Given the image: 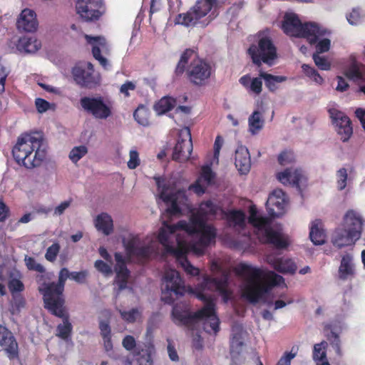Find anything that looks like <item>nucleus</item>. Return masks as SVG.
Returning <instances> with one entry per match:
<instances>
[{
	"label": "nucleus",
	"instance_id": "obj_54",
	"mask_svg": "<svg viewBox=\"0 0 365 365\" xmlns=\"http://www.w3.org/2000/svg\"><path fill=\"white\" fill-rule=\"evenodd\" d=\"M24 261L28 269L36 271L39 273L46 272V269L44 267L42 264L38 263L34 257L26 256Z\"/></svg>",
	"mask_w": 365,
	"mask_h": 365
},
{
	"label": "nucleus",
	"instance_id": "obj_62",
	"mask_svg": "<svg viewBox=\"0 0 365 365\" xmlns=\"http://www.w3.org/2000/svg\"><path fill=\"white\" fill-rule=\"evenodd\" d=\"M88 276V271L81 270L80 272H71V279L74 280L78 284H85L87 282V278Z\"/></svg>",
	"mask_w": 365,
	"mask_h": 365
},
{
	"label": "nucleus",
	"instance_id": "obj_26",
	"mask_svg": "<svg viewBox=\"0 0 365 365\" xmlns=\"http://www.w3.org/2000/svg\"><path fill=\"white\" fill-rule=\"evenodd\" d=\"M326 34V31L315 22L303 24L299 38H305L310 45L317 43L318 40Z\"/></svg>",
	"mask_w": 365,
	"mask_h": 365
},
{
	"label": "nucleus",
	"instance_id": "obj_40",
	"mask_svg": "<svg viewBox=\"0 0 365 365\" xmlns=\"http://www.w3.org/2000/svg\"><path fill=\"white\" fill-rule=\"evenodd\" d=\"M101 314L104 319H101L99 320V329L101 331V335L103 337H107L111 336V329L110 326V319L111 317V312L108 309H103L101 312Z\"/></svg>",
	"mask_w": 365,
	"mask_h": 365
},
{
	"label": "nucleus",
	"instance_id": "obj_34",
	"mask_svg": "<svg viewBox=\"0 0 365 365\" xmlns=\"http://www.w3.org/2000/svg\"><path fill=\"white\" fill-rule=\"evenodd\" d=\"M95 226L98 231L105 235H109L113 231V219L108 214L102 212L95 220Z\"/></svg>",
	"mask_w": 365,
	"mask_h": 365
},
{
	"label": "nucleus",
	"instance_id": "obj_38",
	"mask_svg": "<svg viewBox=\"0 0 365 365\" xmlns=\"http://www.w3.org/2000/svg\"><path fill=\"white\" fill-rule=\"evenodd\" d=\"M181 195L180 192L169 193L168 195L164 196L161 200L166 204H170V207L166 209V212L171 216L180 215L182 214L181 208L178 205V198Z\"/></svg>",
	"mask_w": 365,
	"mask_h": 365
},
{
	"label": "nucleus",
	"instance_id": "obj_52",
	"mask_svg": "<svg viewBox=\"0 0 365 365\" xmlns=\"http://www.w3.org/2000/svg\"><path fill=\"white\" fill-rule=\"evenodd\" d=\"M163 225L166 227V230L164 228H161L159 230V233L158 235V240L159 242L164 247L165 250H167L168 247H170L169 237L170 234H171L168 228V225H169L167 222H164Z\"/></svg>",
	"mask_w": 365,
	"mask_h": 365
},
{
	"label": "nucleus",
	"instance_id": "obj_56",
	"mask_svg": "<svg viewBox=\"0 0 365 365\" xmlns=\"http://www.w3.org/2000/svg\"><path fill=\"white\" fill-rule=\"evenodd\" d=\"M60 245L58 242H54L51 246H49L45 254V258L46 260L51 262H53L60 252Z\"/></svg>",
	"mask_w": 365,
	"mask_h": 365
},
{
	"label": "nucleus",
	"instance_id": "obj_41",
	"mask_svg": "<svg viewBox=\"0 0 365 365\" xmlns=\"http://www.w3.org/2000/svg\"><path fill=\"white\" fill-rule=\"evenodd\" d=\"M133 117L138 124L143 126H148L150 125V111L144 105L140 104L135 110Z\"/></svg>",
	"mask_w": 365,
	"mask_h": 365
},
{
	"label": "nucleus",
	"instance_id": "obj_18",
	"mask_svg": "<svg viewBox=\"0 0 365 365\" xmlns=\"http://www.w3.org/2000/svg\"><path fill=\"white\" fill-rule=\"evenodd\" d=\"M0 346L10 360L19 358V344L13 333L0 324Z\"/></svg>",
	"mask_w": 365,
	"mask_h": 365
},
{
	"label": "nucleus",
	"instance_id": "obj_46",
	"mask_svg": "<svg viewBox=\"0 0 365 365\" xmlns=\"http://www.w3.org/2000/svg\"><path fill=\"white\" fill-rule=\"evenodd\" d=\"M119 313L122 319L128 324L135 323L142 317V311L138 308H132L128 311L119 310Z\"/></svg>",
	"mask_w": 365,
	"mask_h": 365
},
{
	"label": "nucleus",
	"instance_id": "obj_57",
	"mask_svg": "<svg viewBox=\"0 0 365 365\" xmlns=\"http://www.w3.org/2000/svg\"><path fill=\"white\" fill-rule=\"evenodd\" d=\"M312 58L315 65L322 71H329L331 68L330 62L324 56H319L318 53H314Z\"/></svg>",
	"mask_w": 365,
	"mask_h": 365
},
{
	"label": "nucleus",
	"instance_id": "obj_35",
	"mask_svg": "<svg viewBox=\"0 0 365 365\" xmlns=\"http://www.w3.org/2000/svg\"><path fill=\"white\" fill-rule=\"evenodd\" d=\"M273 268L282 274H294L297 270V265L289 259L276 258L269 262Z\"/></svg>",
	"mask_w": 365,
	"mask_h": 365
},
{
	"label": "nucleus",
	"instance_id": "obj_45",
	"mask_svg": "<svg viewBox=\"0 0 365 365\" xmlns=\"http://www.w3.org/2000/svg\"><path fill=\"white\" fill-rule=\"evenodd\" d=\"M328 344L326 341H322L319 344H316L313 347L312 358L316 362L324 361L327 357V349Z\"/></svg>",
	"mask_w": 365,
	"mask_h": 365
},
{
	"label": "nucleus",
	"instance_id": "obj_31",
	"mask_svg": "<svg viewBox=\"0 0 365 365\" xmlns=\"http://www.w3.org/2000/svg\"><path fill=\"white\" fill-rule=\"evenodd\" d=\"M262 78L259 76L251 78L249 74H246L240 77L239 79L240 83L248 90L250 92L255 93V95H259L262 91Z\"/></svg>",
	"mask_w": 365,
	"mask_h": 365
},
{
	"label": "nucleus",
	"instance_id": "obj_44",
	"mask_svg": "<svg viewBox=\"0 0 365 365\" xmlns=\"http://www.w3.org/2000/svg\"><path fill=\"white\" fill-rule=\"evenodd\" d=\"M187 250L188 248L185 245H184L182 242H179L178 247L175 248L170 245V247H168L165 251L168 253L173 255L176 257L177 260L180 262V264H182L183 259H187L186 257Z\"/></svg>",
	"mask_w": 365,
	"mask_h": 365
},
{
	"label": "nucleus",
	"instance_id": "obj_27",
	"mask_svg": "<svg viewBox=\"0 0 365 365\" xmlns=\"http://www.w3.org/2000/svg\"><path fill=\"white\" fill-rule=\"evenodd\" d=\"M303 24L296 14H287L282 21V29L287 35L299 38Z\"/></svg>",
	"mask_w": 365,
	"mask_h": 365
},
{
	"label": "nucleus",
	"instance_id": "obj_4",
	"mask_svg": "<svg viewBox=\"0 0 365 365\" xmlns=\"http://www.w3.org/2000/svg\"><path fill=\"white\" fill-rule=\"evenodd\" d=\"M196 55L193 49H185L175 68L174 75L181 77L185 73L191 85L202 87L208 83L215 70L208 61L198 57L192 58Z\"/></svg>",
	"mask_w": 365,
	"mask_h": 365
},
{
	"label": "nucleus",
	"instance_id": "obj_25",
	"mask_svg": "<svg viewBox=\"0 0 365 365\" xmlns=\"http://www.w3.org/2000/svg\"><path fill=\"white\" fill-rule=\"evenodd\" d=\"M356 269L354 256L351 253L346 252L341 256L338 269V279L341 281L351 280L355 277Z\"/></svg>",
	"mask_w": 365,
	"mask_h": 365
},
{
	"label": "nucleus",
	"instance_id": "obj_33",
	"mask_svg": "<svg viewBox=\"0 0 365 365\" xmlns=\"http://www.w3.org/2000/svg\"><path fill=\"white\" fill-rule=\"evenodd\" d=\"M229 227L244 229L245 227V214L241 210H231L225 213Z\"/></svg>",
	"mask_w": 365,
	"mask_h": 365
},
{
	"label": "nucleus",
	"instance_id": "obj_16",
	"mask_svg": "<svg viewBox=\"0 0 365 365\" xmlns=\"http://www.w3.org/2000/svg\"><path fill=\"white\" fill-rule=\"evenodd\" d=\"M205 218L197 210L190 215L189 222L180 220L176 224L168 225V228L170 233H175L178 230H182L191 235L200 232V230L207 226L205 225Z\"/></svg>",
	"mask_w": 365,
	"mask_h": 365
},
{
	"label": "nucleus",
	"instance_id": "obj_21",
	"mask_svg": "<svg viewBox=\"0 0 365 365\" xmlns=\"http://www.w3.org/2000/svg\"><path fill=\"white\" fill-rule=\"evenodd\" d=\"M229 274L223 271L219 277L207 276L204 278L203 284L208 288H213L222 296L225 302H227L232 295V292L228 289Z\"/></svg>",
	"mask_w": 365,
	"mask_h": 365
},
{
	"label": "nucleus",
	"instance_id": "obj_47",
	"mask_svg": "<svg viewBox=\"0 0 365 365\" xmlns=\"http://www.w3.org/2000/svg\"><path fill=\"white\" fill-rule=\"evenodd\" d=\"M250 130L252 133H255L262 128L264 120L262 118V114L258 110H255L250 116L249 120Z\"/></svg>",
	"mask_w": 365,
	"mask_h": 365
},
{
	"label": "nucleus",
	"instance_id": "obj_58",
	"mask_svg": "<svg viewBox=\"0 0 365 365\" xmlns=\"http://www.w3.org/2000/svg\"><path fill=\"white\" fill-rule=\"evenodd\" d=\"M345 75L348 78L354 81L361 80L363 78V74L356 63H353L346 71Z\"/></svg>",
	"mask_w": 365,
	"mask_h": 365
},
{
	"label": "nucleus",
	"instance_id": "obj_14",
	"mask_svg": "<svg viewBox=\"0 0 365 365\" xmlns=\"http://www.w3.org/2000/svg\"><path fill=\"white\" fill-rule=\"evenodd\" d=\"M44 307L53 315L63 319V324L57 326L56 336L65 341H68L71 338L73 327L69 322V315L64 304H61V305L58 304H44Z\"/></svg>",
	"mask_w": 365,
	"mask_h": 365
},
{
	"label": "nucleus",
	"instance_id": "obj_10",
	"mask_svg": "<svg viewBox=\"0 0 365 365\" xmlns=\"http://www.w3.org/2000/svg\"><path fill=\"white\" fill-rule=\"evenodd\" d=\"M218 5L219 0H197L186 13L178 14L175 22L185 26H195L212 9L218 7Z\"/></svg>",
	"mask_w": 365,
	"mask_h": 365
},
{
	"label": "nucleus",
	"instance_id": "obj_42",
	"mask_svg": "<svg viewBox=\"0 0 365 365\" xmlns=\"http://www.w3.org/2000/svg\"><path fill=\"white\" fill-rule=\"evenodd\" d=\"M175 103L176 101L175 98L163 97L155 105V110L159 114H163L171 110L175 107Z\"/></svg>",
	"mask_w": 365,
	"mask_h": 365
},
{
	"label": "nucleus",
	"instance_id": "obj_3",
	"mask_svg": "<svg viewBox=\"0 0 365 365\" xmlns=\"http://www.w3.org/2000/svg\"><path fill=\"white\" fill-rule=\"evenodd\" d=\"M195 297L205 303L203 307L192 314L183 304H177L172 310L173 322L178 326L191 327L197 321L207 319L204 324L205 330L217 334L220 330V319L216 314V304L213 299L202 292H196Z\"/></svg>",
	"mask_w": 365,
	"mask_h": 365
},
{
	"label": "nucleus",
	"instance_id": "obj_15",
	"mask_svg": "<svg viewBox=\"0 0 365 365\" xmlns=\"http://www.w3.org/2000/svg\"><path fill=\"white\" fill-rule=\"evenodd\" d=\"M122 243L128 259L131 257H136L138 259L150 258V247L148 245L139 246L140 239L138 235L130 234L127 239L125 237L122 239Z\"/></svg>",
	"mask_w": 365,
	"mask_h": 365
},
{
	"label": "nucleus",
	"instance_id": "obj_30",
	"mask_svg": "<svg viewBox=\"0 0 365 365\" xmlns=\"http://www.w3.org/2000/svg\"><path fill=\"white\" fill-rule=\"evenodd\" d=\"M302 177V171L292 168H287L283 172L278 173L277 178L284 185L299 186V181Z\"/></svg>",
	"mask_w": 365,
	"mask_h": 365
},
{
	"label": "nucleus",
	"instance_id": "obj_36",
	"mask_svg": "<svg viewBox=\"0 0 365 365\" xmlns=\"http://www.w3.org/2000/svg\"><path fill=\"white\" fill-rule=\"evenodd\" d=\"M243 345L244 343L241 340V336L238 334H234L230 341V356L232 361L235 364H239L242 362L241 352Z\"/></svg>",
	"mask_w": 365,
	"mask_h": 365
},
{
	"label": "nucleus",
	"instance_id": "obj_63",
	"mask_svg": "<svg viewBox=\"0 0 365 365\" xmlns=\"http://www.w3.org/2000/svg\"><path fill=\"white\" fill-rule=\"evenodd\" d=\"M316 46L315 53H322L327 52L329 50L331 46V41L329 38H324L322 40H318L317 43L314 44Z\"/></svg>",
	"mask_w": 365,
	"mask_h": 365
},
{
	"label": "nucleus",
	"instance_id": "obj_51",
	"mask_svg": "<svg viewBox=\"0 0 365 365\" xmlns=\"http://www.w3.org/2000/svg\"><path fill=\"white\" fill-rule=\"evenodd\" d=\"M327 339L332 348L335 350L336 354L339 356H341L342 351L341 349V340L339 336L336 332L331 331L327 336Z\"/></svg>",
	"mask_w": 365,
	"mask_h": 365
},
{
	"label": "nucleus",
	"instance_id": "obj_17",
	"mask_svg": "<svg viewBox=\"0 0 365 365\" xmlns=\"http://www.w3.org/2000/svg\"><path fill=\"white\" fill-rule=\"evenodd\" d=\"M333 124L336 127V131L343 142L347 141L353 133L351 122L349 118L343 112L335 108L329 110Z\"/></svg>",
	"mask_w": 365,
	"mask_h": 365
},
{
	"label": "nucleus",
	"instance_id": "obj_61",
	"mask_svg": "<svg viewBox=\"0 0 365 365\" xmlns=\"http://www.w3.org/2000/svg\"><path fill=\"white\" fill-rule=\"evenodd\" d=\"M337 187L339 190H344L346 186L347 170L346 168H340L336 173Z\"/></svg>",
	"mask_w": 365,
	"mask_h": 365
},
{
	"label": "nucleus",
	"instance_id": "obj_53",
	"mask_svg": "<svg viewBox=\"0 0 365 365\" xmlns=\"http://www.w3.org/2000/svg\"><path fill=\"white\" fill-rule=\"evenodd\" d=\"M154 180L160 192V198L162 199L164 196L168 195L167 192L169 190V185L166 182L165 178L161 176H155Z\"/></svg>",
	"mask_w": 365,
	"mask_h": 365
},
{
	"label": "nucleus",
	"instance_id": "obj_59",
	"mask_svg": "<svg viewBox=\"0 0 365 365\" xmlns=\"http://www.w3.org/2000/svg\"><path fill=\"white\" fill-rule=\"evenodd\" d=\"M95 268L104 276H110L113 274V269L110 264L103 260L98 259L94 262Z\"/></svg>",
	"mask_w": 365,
	"mask_h": 365
},
{
	"label": "nucleus",
	"instance_id": "obj_20",
	"mask_svg": "<svg viewBox=\"0 0 365 365\" xmlns=\"http://www.w3.org/2000/svg\"><path fill=\"white\" fill-rule=\"evenodd\" d=\"M199 233L198 240L192 242L189 246V249L196 255L202 256L211 242L215 240L216 230L212 226L208 225L204 227V229L200 230Z\"/></svg>",
	"mask_w": 365,
	"mask_h": 365
},
{
	"label": "nucleus",
	"instance_id": "obj_55",
	"mask_svg": "<svg viewBox=\"0 0 365 365\" xmlns=\"http://www.w3.org/2000/svg\"><path fill=\"white\" fill-rule=\"evenodd\" d=\"M8 288L11 294L23 292L25 287L21 279L17 278H11L8 282Z\"/></svg>",
	"mask_w": 365,
	"mask_h": 365
},
{
	"label": "nucleus",
	"instance_id": "obj_5",
	"mask_svg": "<svg viewBox=\"0 0 365 365\" xmlns=\"http://www.w3.org/2000/svg\"><path fill=\"white\" fill-rule=\"evenodd\" d=\"M41 145L42 138L36 133H22L12 149L15 161L28 169L40 166L46 158L45 150L41 149Z\"/></svg>",
	"mask_w": 365,
	"mask_h": 365
},
{
	"label": "nucleus",
	"instance_id": "obj_43",
	"mask_svg": "<svg viewBox=\"0 0 365 365\" xmlns=\"http://www.w3.org/2000/svg\"><path fill=\"white\" fill-rule=\"evenodd\" d=\"M219 207L217 205L212 202V200H208L202 202L198 207V211L205 218L208 216H214L217 213Z\"/></svg>",
	"mask_w": 365,
	"mask_h": 365
},
{
	"label": "nucleus",
	"instance_id": "obj_64",
	"mask_svg": "<svg viewBox=\"0 0 365 365\" xmlns=\"http://www.w3.org/2000/svg\"><path fill=\"white\" fill-rule=\"evenodd\" d=\"M294 160V153L292 151H283L278 156V162L281 165H285L293 162Z\"/></svg>",
	"mask_w": 365,
	"mask_h": 365
},
{
	"label": "nucleus",
	"instance_id": "obj_24",
	"mask_svg": "<svg viewBox=\"0 0 365 365\" xmlns=\"http://www.w3.org/2000/svg\"><path fill=\"white\" fill-rule=\"evenodd\" d=\"M153 349V346L150 344H139L137 352L135 353V359L133 360L127 359L125 365H153L151 355Z\"/></svg>",
	"mask_w": 365,
	"mask_h": 365
},
{
	"label": "nucleus",
	"instance_id": "obj_11",
	"mask_svg": "<svg viewBox=\"0 0 365 365\" xmlns=\"http://www.w3.org/2000/svg\"><path fill=\"white\" fill-rule=\"evenodd\" d=\"M163 282L165 287L162 290L161 299L166 304H171L174 302L175 299L172 297V294L178 297L185 293L184 281L180 273L175 269L165 271Z\"/></svg>",
	"mask_w": 365,
	"mask_h": 365
},
{
	"label": "nucleus",
	"instance_id": "obj_60",
	"mask_svg": "<svg viewBox=\"0 0 365 365\" xmlns=\"http://www.w3.org/2000/svg\"><path fill=\"white\" fill-rule=\"evenodd\" d=\"M215 177V173L209 165L202 166L199 179L203 180L207 185H210Z\"/></svg>",
	"mask_w": 365,
	"mask_h": 365
},
{
	"label": "nucleus",
	"instance_id": "obj_13",
	"mask_svg": "<svg viewBox=\"0 0 365 365\" xmlns=\"http://www.w3.org/2000/svg\"><path fill=\"white\" fill-rule=\"evenodd\" d=\"M192 152V142L190 130L185 128L180 130L177 143L175 144L172 159L176 162L182 163L187 161Z\"/></svg>",
	"mask_w": 365,
	"mask_h": 365
},
{
	"label": "nucleus",
	"instance_id": "obj_6",
	"mask_svg": "<svg viewBox=\"0 0 365 365\" xmlns=\"http://www.w3.org/2000/svg\"><path fill=\"white\" fill-rule=\"evenodd\" d=\"M362 230L361 216L356 211L349 210L344 215L341 226L333 232L331 242L338 249L352 246L361 238Z\"/></svg>",
	"mask_w": 365,
	"mask_h": 365
},
{
	"label": "nucleus",
	"instance_id": "obj_23",
	"mask_svg": "<svg viewBox=\"0 0 365 365\" xmlns=\"http://www.w3.org/2000/svg\"><path fill=\"white\" fill-rule=\"evenodd\" d=\"M16 27L19 31L29 33L36 31L38 27L36 13L29 9H24L17 20Z\"/></svg>",
	"mask_w": 365,
	"mask_h": 365
},
{
	"label": "nucleus",
	"instance_id": "obj_50",
	"mask_svg": "<svg viewBox=\"0 0 365 365\" xmlns=\"http://www.w3.org/2000/svg\"><path fill=\"white\" fill-rule=\"evenodd\" d=\"M88 153V148L85 145L74 147L69 153V158L73 163H76Z\"/></svg>",
	"mask_w": 365,
	"mask_h": 365
},
{
	"label": "nucleus",
	"instance_id": "obj_49",
	"mask_svg": "<svg viewBox=\"0 0 365 365\" xmlns=\"http://www.w3.org/2000/svg\"><path fill=\"white\" fill-rule=\"evenodd\" d=\"M304 73L315 83L321 85L324 83V78L320 76L318 71L313 67L309 66L307 64H303L302 66Z\"/></svg>",
	"mask_w": 365,
	"mask_h": 365
},
{
	"label": "nucleus",
	"instance_id": "obj_1",
	"mask_svg": "<svg viewBox=\"0 0 365 365\" xmlns=\"http://www.w3.org/2000/svg\"><path fill=\"white\" fill-rule=\"evenodd\" d=\"M288 200L284 192L281 189L274 190L266 202V207L269 216L259 214L255 205L249 209L248 223L253 227L254 233L262 244L272 245L277 250L288 247L289 242L279 232L272 227V220L283 215Z\"/></svg>",
	"mask_w": 365,
	"mask_h": 365
},
{
	"label": "nucleus",
	"instance_id": "obj_22",
	"mask_svg": "<svg viewBox=\"0 0 365 365\" xmlns=\"http://www.w3.org/2000/svg\"><path fill=\"white\" fill-rule=\"evenodd\" d=\"M114 257L115 265L114 267L116 273L115 282L120 290L127 287L128 280L130 277V270L126 265V258L120 252H115Z\"/></svg>",
	"mask_w": 365,
	"mask_h": 365
},
{
	"label": "nucleus",
	"instance_id": "obj_9",
	"mask_svg": "<svg viewBox=\"0 0 365 365\" xmlns=\"http://www.w3.org/2000/svg\"><path fill=\"white\" fill-rule=\"evenodd\" d=\"M71 279V272L66 267L61 269L58 273V282L44 283L40 287V293L43 294L44 304H65L63 292L66 281Z\"/></svg>",
	"mask_w": 365,
	"mask_h": 365
},
{
	"label": "nucleus",
	"instance_id": "obj_2",
	"mask_svg": "<svg viewBox=\"0 0 365 365\" xmlns=\"http://www.w3.org/2000/svg\"><path fill=\"white\" fill-rule=\"evenodd\" d=\"M234 270L244 279L242 297L252 304L257 303L274 286L284 282V278L273 271H264L245 262L239 263Z\"/></svg>",
	"mask_w": 365,
	"mask_h": 365
},
{
	"label": "nucleus",
	"instance_id": "obj_29",
	"mask_svg": "<svg viewBox=\"0 0 365 365\" xmlns=\"http://www.w3.org/2000/svg\"><path fill=\"white\" fill-rule=\"evenodd\" d=\"M86 39L87 42L92 45V53L95 59L98 60L100 64L103 67L106 68L108 66V60L102 56L101 48H105L106 43V39L101 36H91L86 35Z\"/></svg>",
	"mask_w": 365,
	"mask_h": 365
},
{
	"label": "nucleus",
	"instance_id": "obj_19",
	"mask_svg": "<svg viewBox=\"0 0 365 365\" xmlns=\"http://www.w3.org/2000/svg\"><path fill=\"white\" fill-rule=\"evenodd\" d=\"M102 6L101 0H78L76 11L82 19L86 21H94L101 15L100 9Z\"/></svg>",
	"mask_w": 365,
	"mask_h": 365
},
{
	"label": "nucleus",
	"instance_id": "obj_39",
	"mask_svg": "<svg viewBox=\"0 0 365 365\" xmlns=\"http://www.w3.org/2000/svg\"><path fill=\"white\" fill-rule=\"evenodd\" d=\"M259 76L264 81L265 86L270 92H274L278 88V83L287 81V77L283 76H274L264 71H260Z\"/></svg>",
	"mask_w": 365,
	"mask_h": 365
},
{
	"label": "nucleus",
	"instance_id": "obj_32",
	"mask_svg": "<svg viewBox=\"0 0 365 365\" xmlns=\"http://www.w3.org/2000/svg\"><path fill=\"white\" fill-rule=\"evenodd\" d=\"M309 238L316 245H322L326 241V232L322 228L320 220H315L312 222L309 232Z\"/></svg>",
	"mask_w": 365,
	"mask_h": 365
},
{
	"label": "nucleus",
	"instance_id": "obj_12",
	"mask_svg": "<svg viewBox=\"0 0 365 365\" xmlns=\"http://www.w3.org/2000/svg\"><path fill=\"white\" fill-rule=\"evenodd\" d=\"M82 109L94 118L106 120L112 115V106L102 96H83L80 99Z\"/></svg>",
	"mask_w": 365,
	"mask_h": 365
},
{
	"label": "nucleus",
	"instance_id": "obj_8",
	"mask_svg": "<svg viewBox=\"0 0 365 365\" xmlns=\"http://www.w3.org/2000/svg\"><path fill=\"white\" fill-rule=\"evenodd\" d=\"M74 82L81 88L93 89L100 86L101 76L91 62L77 63L71 70Z\"/></svg>",
	"mask_w": 365,
	"mask_h": 365
},
{
	"label": "nucleus",
	"instance_id": "obj_37",
	"mask_svg": "<svg viewBox=\"0 0 365 365\" xmlns=\"http://www.w3.org/2000/svg\"><path fill=\"white\" fill-rule=\"evenodd\" d=\"M16 47L20 51L35 53L41 48V42L32 37H22L19 39Z\"/></svg>",
	"mask_w": 365,
	"mask_h": 365
},
{
	"label": "nucleus",
	"instance_id": "obj_28",
	"mask_svg": "<svg viewBox=\"0 0 365 365\" xmlns=\"http://www.w3.org/2000/svg\"><path fill=\"white\" fill-rule=\"evenodd\" d=\"M235 165L241 174H247L251 168V159L248 149L243 145L235 150Z\"/></svg>",
	"mask_w": 365,
	"mask_h": 365
},
{
	"label": "nucleus",
	"instance_id": "obj_7",
	"mask_svg": "<svg viewBox=\"0 0 365 365\" xmlns=\"http://www.w3.org/2000/svg\"><path fill=\"white\" fill-rule=\"evenodd\" d=\"M247 53L253 64L258 67L262 64L269 66L274 65L278 57V53L269 29L260 30L256 34L255 41L250 44Z\"/></svg>",
	"mask_w": 365,
	"mask_h": 365
},
{
	"label": "nucleus",
	"instance_id": "obj_48",
	"mask_svg": "<svg viewBox=\"0 0 365 365\" xmlns=\"http://www.w3.org/2000/svg\"><path fill=\"white\" fill-rule=\"evenodd\" d=\"M12 300L11 302V312L18 313L26 305V300L20 293L11 294Z\"/></svg>",
	"mask_w": 365,
	"mask_h": 365
}]
</instances>
